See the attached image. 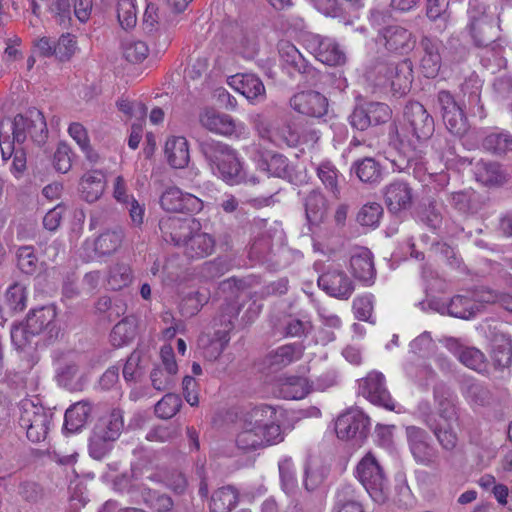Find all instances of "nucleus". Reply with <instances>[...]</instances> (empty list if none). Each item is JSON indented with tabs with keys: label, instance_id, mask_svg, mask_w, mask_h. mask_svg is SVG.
<instances>
[{
	"label": "nucleus",
	"instance_id": "44",
	"mask_svg": "<svg viewBox=\"0 0 512 512\" xmlns=\"http://www.w3.org/2000/svg\"><path fill=\"white\" fill-rule=\"evenodd\" d=\"M124 237V229L121 227L107 230L96 238L95 251L102 256L111 255L121 246Z\"/></svg>",
	"mask_w": 512,
	"mask_h": 512
},
{
	"label": "nucleus",
	"instance_id": "18",
	"mask_svg": "<svg viewBox=\"0 0 512 512\" xmlns=\"http://www.w3.org/2000/svg\"><path fill=\"white\" fill-rule=\"evenodd\" d=\"M378 38L383 41V45L389 53L397 55L409 54L416 45L414 34L400 25L384 26L379 30Z\"/></svg>",
	"mask_w": 512,
	"mask_h": 512
},
{
	"label": "nucleus",
	"instance_id": "63",
	"mask_svg": "<svg viewBox=\"0 0 512 512\" xmlns=\"http://www.w3.org/2000/svg\"><path fill=\"white\" fill-rule=\"evenodd\" d=\"M449 0H427L426 15L433 22H439V27L445 28L450 18L448 11Z\"/></svg>",
	"mask_w": 512,
	"mask_h": 512
},
{
	"label": "nucleus",
	"instance_id": "24",
	"mask_svg": "<svg viewBox=\"0 0 512 512\" xmlns=\"http://www.w3.org/2000/svg\"><path fill=\"white\" fill-rule=\"evenodd\" d=\"M350 272L364 286L370 287L375 283L377 271L374 256L366 247H356L350 256Z\"/></svg>",
	"mask_w": 512,
	"mask_h": 512
},
{
	"label": "nucleus",
	"instance_id": "19",
	"mask_svg": "<svg viewBox=\"0 0 512 512\" xmlns=\"http://www.w3.org/2000/svg\"><path fill=\"white\" fill-rule=\"evenodd\" d=\"M160 206L168 212L196 214L203 209V201L176 186L168 187L160 197Z\"/></svg>",
	"mask_w": 512,
	"mask_h": 512
},
{
	"label": "nucleus",
	"instance_id": "23",
	"mask_svg": "<svg viewBox=\"0 0 512 512\" xmlns=\"http://www.w3.org/2000/svg\"><path fill=\"white\" fill-rule=\"evenodd\" d=\"M225 43L246 59H252L258 52V45L253 34L245 31L237 23H226L221 29Z\"/></svg>",
	"mask_w": 512,
	"mask_h": 512
},
{
	"label": "nucleus",
	"instance_id": "60",
	"mask_svg": "<svg viewBox=\"0 0 512 512\" xmlns=\"http://www.w3.org/2000/svg\"><path fill=\"white\" fill-rule=\"evenodd\" d=\"M458 359L466 367L479 373L486 369V357L483 352L475 347H465L460 349Z\"/></svg>",
	"mask_w": 512,
	"mask_h": 512
},
{
	"label": "nucleus",
	"instance_id": "9",
	"mask_svg": "<svg viewBox=\"0 0 512 512\" xmlns=\"http://www.w3.org/2000/svg\"><path fill=\"white\" fill-rule=\"evenodd\" d=\"M373 73L376 85L390 86L394 92L404 94L412 83V62L409 59L398 62L379 61L375 64Z\"/></svg>",
	"mask_w": 512,
	"mask_h": 512
},
{
	"label": "nucleus",
	"instance_id": "30",
	"mask_svg": "<svg viewBox=\"0 0 512 512\" xmlns=\"http://www.w3.org/2000/svg\"><path fill=\"white\" fill-rule=\"evenodd\" d=\"M464 399L471 406L487 407L493 402V393L489 386L475 378H465L460 384Z\"/></svg>",
	"mask_w": 512,
	"mask_h": 512
},
{
	"label": "nucleus",
	"instance_id": "6",
	"mask_svg": "<svg viewBox=\"0 0 512 512\" xmlns=\"http://www.w3.org/2000/svg\"><path fill=\"white\" fill-rule=\"evenodd\" d=\"M19 426L26 431L32 443H40L47 438L53 413L44 407L38 398H25L19 404Z\"/></svg>",
	"mask_w": 512,
	"mask_h": 512
},
{
	"label": "nucleus",
	"instance_id": "33",
	"mask_svg": "<svg viewBox=\"0 0 512 512\" xmlns=\"http://www.w3.org/2000/svg\"><path fill=\"white\" fill-rule=\"evenodd\" d=\"M93 411V405L88 400H82L72 404L65 412L63 430L67 433L80 431Z\"/></svg>",
	"mask_w": 512,
	"mask_h": 512
},
{
	"label": "nucleus",
	"instance_id": "53",
	"mask_svg": "<svg viewBox=\"0 0 512 512\" xmlns=\"http://www.w3.org/2000/svg\"><path fill=\"white\" fill-rule=\"evenodd\" d=\"M16 260L17 267L23 274L31 276L37 273L39 260L33 246H19L16 250Z\"/></svg>",
	"mask_w": 512,
	"mask_h": 512
},
{
	"label": "nucleus",
	"instance_id": "43",
	"mask_svg": "<svg viewBox=\"0 0 512 512\" xmlns=\"http://www.w3.org/2000/svg\"><path fill=\"white\" fill-rule=\"evenodd\" d=\"M165 155L172 167H185L190 160L189 146L186 138L173 137L168 139L165 144Z\"/></svg>",
	"mask_w": 512,
	"mask_h": 512
},
{
	"label": "nucleus",
	"instance_id": "54",
	"mask_svg": "<svg viewBox=\"0 0 512 512\" xmlns=\"http://www.w3.org/2000/svg\"><path fill=\"white\" fill-rule=\"evenodd\" d=\"M485 150L502 155L512 151V135L507 132H493L482 141Z\"/></svg>",
	"mask_w": 512,
	"mask_h": 512
},
{
	"label": "nucleus",
	"instance_id": "25",
	"mask_svg": "<svg viewBox=\"0 0 512 512\" xmlns=\"http://www.w3.org/2000/svg\"><path fill=\"white\" fill-rule=\"evenodd\" d=\"M362 395L372 404L387 410H394L395 403L385 385V377L380 372H371L360 385Z\"/></svg>",
	"mask_w": 512,
	"mask_h": 512
},
{
	"label": "nucleus",
	"instance_id": "17",
	"mask_svg": "<svg viewBox=\"0 0 512 512\" xmlns=\"http://www.w3.org/2000/svg\"><path fill=\"white\" fill-rule=\"evenodd\" d=\"M370 419L362 411L350 409L338 416L335 431L340 439L363 441L369 433Z\"/></svg>",
	"mask_w": 512,
	"mask_h": 512
},
{
	"label": "nucleus",
	"instance_id": "62",
	"mask_svg": "<svg viewBox=\"0 0 512 512\" xmlns=\"http://www.w3.org/2000/svg\"><path fill=\"white\" fill-rule=\"evenodd\" d=\"M135 336V327L127 318L120 320L110 333V342L115 347L128 344Z\"/></svg>",
	"mask_w": 512,
	"mask_h": 512
},
{
	"label": "nucleus",
	"instance_id": "58",
	"mask_svg": "<svg viewBox=\"0 0 512 512\" xmlns=\"http://www.w3.org/2000/svg\"><path fill=\"white\" fill-rule=\"evenodd\" d=\"M113 444L109 437L91 431L88 439V453L93 459L102 460L110 453Z\"/></svg>",
	"mask_w": 512,
	"mask_h": 512
},
{
	"label": "nucleus",
	"instance_id": "37",
	"mask_svg": "<svg viewBox=\"0 0 512 512\" xmlns=\"http://www.w3.org/2000/svg\"><path fill=\"white\" fill-rule=\"evenodd\" d=\"M351 173L366 184H378L383 178V167L373 157H364L356 160L351 166Z\"/></svg>",
	"mask_w": 512,
	"mask_h": 512
},
{
	"label": "nucleus",
	"instance_id": "51",
	"mask_svg": "<svg viewBox=\"0 0 512 512\" xmlns=\"http://www.w3.org/2000/svg\"><path fill=\"white\" fill-rule=\"evenodd\" d=\"M316 172L324 187L331 192L335 198H339V171L336 167L331 162L325 161L318 165Z\"/></svg>",
	"mask_w": 512,
	"mask_h": 512
},
{
	"label": "nucleus",
	"instance_id": "8",
	"mask_svg": "<svg viewBox=\"0 0 512 512\" xmlns=\"http://www.w3.org/2000/svg\"><path fill=\"white\" fill-rule=\"evenodd\" d=\"M467 15V29L475 47L486 46L499 40L497 19L488 12L485 3L470 0Z\"/></svg>",
	"mask_w": 512,
	"mask_h": 512
},
{
	"label": "nucleus",
	"instance_id": "31",
	"mask_svg": "<svg viewBox=\"0 0 512 512\" xmlns=\"http://www.w3.org/2000/svg\"><path fill=\"white\" fill-rule=\"evenodd\" d=\"M229 85L248 100H261L265 97V86L255 74L242 73L229 78Z\"/></svg>",
	"mask_w": 512,
	"mask_h": 512
},
{
	"label": "nucleus",
	"instance_id": "47",
	"mask_svg": "<svg viewBox=\"0 0 512 512\" xmlns=\"http://www.w3.org/2000/svg\"><path fill=\"white\" fill-rule=\"evenodd\" d=\"M95 312L108 322L116 321L126 311L125 304L119 299H112L109 296H101L95 302Z\"/></svg>",
	"mask_w": 512,
	"mask_h": 512
},
{
	"label": "nucleus",
	"instance_id": "55",
	"mask_svg": "<svg viewBox=\"0 0 512 512\" xmlns=\"http://www.w3.org/2000/svg\"><path fill=\"white\" fill-rule=\"evenodd\" d=\"M29 137L38 146L44 145L48 138V128L43 113L37 108H31Z\"/></svg>",
	"mask_w": 512,
	"mask_h": 512
},
{
	"label": "nucleus",
	"instance_id": "29",
	"mask_svg": "<svg viewBox=\"0 0 512 512\" xmlns=\"http://www.w3.org/2000/svg\"><path fill=\"white\" fill-rule=\"evenodd\" d=\"M303 205L309 230L313 231V228L319 227L327 217V199L319 189H313L304 198Z\"/></svg>",
	"mask_w": 512,
	"mask_h": 512
},
{
	"label": "nucleus",
	"instance_id": "22",
	"mask_svg": "<svg viewBox=\"0 0 512 512\" xmlns=\"http://www.w3.org/2000/svg\"><path fill=\"white\" fill-rule=\"evenodd\" d=\"M318 286L331 297L348 300L355 290L353 280L340 269L327 270L318 278Z\"/></svg>",
	"mask_w": 512,
	"mask_h": 512
},
{
	"label": "nucleus",
	"instance_id": "15",
	"mask_svg": "<svg viewBox=\"0 0 512 512\" xmlns=\"http://www.w3.org/2000/svg\"><path fill=\"white\" fill-rule=\"evenodd\" d=\"M284 435L280 426H271L266 433L244 423V428L237 434L236 446L248 452L282 442Z\"/></svg>",
	"mask_w": 512,
	"mask_h": 512
},
{
	"label": "nucleus",
	"instance_id": "46",
	"mask_svg": "<svg viewBox=\"0 0 512 512\" xmlns=\"http://www.w3.org/2000/svg\"><path fill=\"white\" fill-rule=\"evenodd\" d=\"M238 493L231 487H221L211 496L210 512H230L238 503Z\"/></svg>",
	"mask_w": 512,
	"mask_h": 512
},
{
	"label": "nucleus",
	"instance_id": "59",
	"mask_svg": "<svg viewBox=\"0 0 512 512\" xmlns=\"http://www.w3.org/2000/svg\"><path fill=\"white\" fill-rule=\"evenodd\" d=\"M181 406L182 400L179 395L167 393L155 404L154 411L157 417L170 419L179 412Z\"/></svg>",
	"mask_w": 512,
	"mask_h": 512
},
{
	"label": "nucleus",
	"instance_id": "11",
	"mask_svg": "<svg viewBox=\"0 0 512 512\" xmlns=\"http://www.w3.org/2000/svg\"><path fill=\"white\" fill-rule=\"evenodd\" d=\"M410 452L416 463L426 467L439 465V450L431 443L428 432L418 426L405 429Z\"/></svg>",
	"mask_w": 512,
	"mask_h": 512
},
{
	"label": "nucleus",
	"instance_id": "7",
	"mask_svg": "<svg viewBox=\"0 0 512 512\" xmlns=\"http://www.w3.org/2000/svg\"><path fill=\"white\" fill-rule=\"evenodd\" d=\"M356 477L372 500L384 504L390 493V484L386 472L376 457L367 453L356 466Z\"/></svg>",
	"mask_w": 512,
	"mask_h": 512
},
{
	"label": "nucleus",
	"instance_id": "38",
	"mask_svg": "<svg viewBox=\"0 0 512 512\" xmlns=\"http://www.w3.org/2000/svg\"><path fill=\"white\" fill-rule=\"evenodd\" d=\"M124 428L123 412L120 409H113L109 414L100 417L95 423L92 431L109 437L115 442Z\"/></svg>",
	"mask_w": 512,
	"mask_h": 512
},
{
	"label": "nucleus",
	"instance_id": "12",
	"mask_svg": "<svg viewBox=\"0 0 512 512\" xmlns=\"http://www.w3.org/2000/svg\"><path fill=\"white\" fill-rule=\"evenodd\" d=\"M392 117V110L382 102H365L354 107L348 117L351 127L358 131H366L371 126L387 123Z\"/></svg>",
	"mask_w": 512,
	"mask_h": 512
},
{
	"label": "nucleus",
	"instance_id": "1",
	"mask_svg": "<svg viewBox=\"0 0 512 512\" xmlns=\"http://www.w3.org/2000/svg\"><path fill=\"white\" fill-rule=\"evenodd\" d=\"M403 118L401 130L395 126L394 132L389 134V146L395 153L390 161L398 172L418 177L424 169L427 141L435 130L434 119L418 101H409L405 105Z\"/></svg>",
	"mask_w": 512,
	"mask_h": 512
},
{
	"label": "nucleus",
	"instance_id": "27",
	"mask_svg": "<svg viewBox=\"0 0 512 512\" xmlns=\"http://www.w3.org/2000/svg\"><path fill=\"white\" fill-rule=\"evenodd\" d=\"M199 121L207 130L224 136L237 135L238 131L243 129V125L236 122L232 116L214 109H205L201 112Z\"/></svg>",
	"mask_w": 512,
	"mask_h": 512
},
{
	"label": "nucleus",
	"instance_id": "48",
	"mask_svg": "<svg viewBox=\"0 0 512 512\" xmlns=\"http://www.w3.org/2000/svg\"><path fill=\"white\" fill-rule=\"evenodd\" d=\"M310 390L308 379L301 376H290L281 384L280 392L286 399L299 400L306 397Z\"/></svg>",
	"mask_w": 512,
	"mask_h": 512
},
{
	"label": "nucleus",
	"instance_id": "34",
	"mask_svg": "<svg viewBox=\"0 0 512 512\" xmlns=\"http://www.w3.org/2000/svg\"><path fill=\"white\" fill-rule=\"evenodd\" d=\"M82 198L88 203L96 202L105 190V175L101 170H90L80 180Z\"/></svg>",
	"mask_w": 512,
	"mask_h": 512
},
{
	"label": "nucleus",
	"instance_id": "52",
	"mask_svg": "<svg viewBox=\"0 0 512 512\" xmlns=\"http://www.w3.org/2000/svg\"><path fill=\"white\" fill-rule=\"evenodd\" d=\"M476 176L485 185L501 184L505 181V175L501 165L497 162H480L476 168Z\"/></svg>",
	"mask_w": 512,
	"mask_h": 512
},
{
	"label": "nucleus",
	"instance_id": "20",
	"mask_svg": "<svg viewBox=\"0 0 512 512\" xmlns=\"http://www.w3.org/2000/svg\"><path fill=\"white\" fill-rule=\"evenodd\" d=\"M290 107L299 114L322 118L328 113L329 102L325 95L315 90L294 94L289 100Z\"/></svg>",
	"mask_w": 512,
	"mask_h": 512
},
{
	"label": "nucleus",
	"instance_id": "4",
	"mask_svg": "<svg viewBox=\"0 0 512 512\" xmlns=\"http://www.w3.org/2000/svg\"><path fill=\"white\" fill-rule=\"evenodd\" d=\"M253 125L260 138L277 147L294 148L300 143L301 133L291 117L279 116L270 119L264 114H257L253 118Z\"/></svg>",
	"mask_w": 512,
	"mask_h": 512
},
{
	"label": "nucleus",
	"instance_id": "42",
	"mask_svg": "<svg viewBox=\"0 0 512 512\" xmlns=\"http://www.w3.org/2000/svg\"><path fill=\"white\" fill-rule=\"evenodd\" d=\"M276 410L267 404L252 408L247 414L244 423L266 433L271 426H280L275 423Z\"/></svg>",
	"mask_w": 512,
	"mask_h": 512
},
{
	"label": "nucleus",
	"instance_id": "35",
	"mask_svg": "<svg viewBox=\"0 0 512 512\" xmlns=\"http://www.w3.org/2000/svg\"><path fill=\"white\" fill-rule=\"evenodd\" d=\"M184 254L189 259H200L210 255L215 247L214 238L205 232L191 233L184 244Z\"/></svg>",
	"mask_w": 512,
	"mask_h": 512
},
{
	"label": "nucleus",
	"instance_id": "57",
	"mask_svg": "<svg viewBox=\"0 0 512 512\" xmlns=\"http://www.w3.org/2000/svg\"><path fill=\"white\" fill-rule=\"evenodd\" d=\"M131 279L132 272L129 265L125 263H116L109 269L107 283L112 290L118 291L128 286Z\"/></svg>",
	"mask_w": 512,
	"mask_h": 512
},
{
	"label": "nucleus",
	"instance_id": "45",
	"mask_svg": "<svg viewBox=\"0 0 512 512\" xmlns=\"http://www.w3.org/2000/svg\"><path fill=\"white\" fill-rule=\"evenodd\" d=\"M140 495L143 503L154 512H171L173 510L174 501L165 493L142 486Z\"/></svg>",
	"mask_w": 512,
	"mask_h": 512
},
{
	"label": "nucleus",
	"instance_id": "41",
	"mask_svg": "<svg viewBox=\"0 0 512 512\" xmlns=\"http://www.w3.org/2000/svg\"><path fill=\"white\" fill-rule=\"evenodd\" d=\"M491 358L495 368H507L512 364V340L505 334H496L491 341Z\"/></svg>",
	"mask_w": 512,
	"mask_h": 512
},
{
	"label": "nucleus",
	"instance_id": "10",
	"mask_svg": "<svg viewBox=\"0 0 512 512\" xmlns=\"http://www.w3.org/2000/svg\"><path fill=\"white\" fill-rule=\"evenodd\" d=\"M278 50L282 65L292 75L298 73L308 86H316L320 81L321 73L313 67L300 53L294 44L281 41Z\"/></svg>",
	"mask_w": 512,
	"mask_h": 512
},
{
	"label": "nucleus",
	"instance_id": "50",
	"mask_svg": "<svg viewBox=\"0 0 512 512\" xmlns=\"http://www.w3.org/2000/svg\"><path fill=\"white\" fill-rule=\"evenodd\" d=\"M478 310V306L471 298L462 295L454 296L447 305L448 314L460 319H470Z\"/></svg>",
	"mask_w": 512,
	"mask_h": 512
},
{
	"label": "nucleus",
	"instance_id": "40",
	"mask_svg": "<svg viewBox=\"0 0 512 512\" xmlns=\"http://www.w3.org/2000/svg\"><path fill=\"white\" fill-rule=\"evenodd\" d=\"M447 200L454 209L462 214H476L482 208L479 194L472 189L451 192Z\"/></svg>",
	"mask_w": 512,
	"mask_h": 512
},
{
	"label": "nucleus",
	"instance_id": "39",
	"mask_svg": "<svg viewBox=\"0 0 512 512\" xmlns=\"http://www.w3.org/2000/svg\"><path fill=\"white\" fill-rule=\"evenodd\" d=\"M478 48L480 49L478 54L480 63L486 70L496 73L506 66L505 49L500 40Z\"/></svg>",
	"mask_w": 512,
	"mask_h": 512
},
{
	"label": "nucleus",
	"instance_id": "36",
	"mask_svg": "<svg viewBox=\"0 0 512 512\" xmlns=\"http://www.w3.org/2000/svg\"><path fill=\"white\" fill-rule=\"evenodd\" d=\"M304 349L301 343L282 345L267 355V363L270 367L281 369L301 359Z\"/></svg>",
	"mask_w": 512,
	"mask_h": 512
},
{
	"label": "nucleus",
	"instance_id": "21",
	"mask_svg": "<svg viewBox=\"0 0 512 512\" xmlns=\"http://www.w3.org/2000/svg\"><path fill=\"white\" fill-rule=\"evenodd\" d=\"M385 205L393 215H400L413 205L414 193L412 187L405 181L395 180L382 190Z\"/></svg>",
	"mask_w": 512,
	"mask_h": 512
},
{
	"label": "nucleus",
	"instance_id": "2",
	"mask_svg": "<svg viewBox=\"0 0 512 512\" xmlns=\"http://www.w3.org/2000/svg\"><path fill=\"white\" fill-rule=\"evenodd\" d=\"M198 148L214 173H218L229 185L244 184L256 187L254 196L247 199V203L256 209L267 207L273 202L276 191L268 188L269 177L261 181L258 177L245 176L236 150L221 141L204 138L198 141Z\"/></svg>",
	"mask_w": 512,
	"mask_h": 512
},
{
	"label": "nucleus",
	"instance_id": "32",
	"mask_svg": "<svg viewBox=\"0 0 512 512\" xmlns=\"http://www.w3.org/2000/svg\"><path fill=\"white\" fill-rule=\"evenodd\" d=\"M257 168L267 172L270 176L286 179L291 176L289 160L283 154L264 151L258 154Z\"/></svg>",
	"mask_w": 512,
	"mask_h": 512
},
{
	"label": "nucleus",
	"instance_id": "13",
	"mask_svg": "<svg viewBox=\"0 0 512 512\" xmlns=\"http://www.w3.org/2000/svg\"><path fill=\"white\" fill-rule=\"evenodd\" d=\"M437 107L448 131L462 137L469 129L467 117L463 108L448 90H441L437 94Z\"/></svg>",
	"mask_w": 512,
	"mask_h": 512
},
{
	"label": "nucleus",
	"instance_id": "3",
	"mask_svg": "<svg viewBox=\"0 0 512 512\" xmlns=\"http://www.w3.org/2000/svg\"><path fill=\"white\" fill-rule=\"evenodd\" d=\"M56 316L55 307L42 306L31 310L25 322L12 326L11 341L17 350L23 352L22 361L26 370H31L40 361V355L33 347L38 345V341H34L36 337L45 333L48 344L58 339L60 328Z\"/></svg>",
	"mask_w": 512,
	"mask_h": 512
},
{
	"label": "nucleus",
	"instance_id": "49",
	"mask_svg": "<svg viewBox=\"0 0 512 512\" xmlns=\"http://www.w3.org/2000/svg\"><path fill=\"white\" fill-rule=\"evenodd\" d=\"M334 512H365L351 485H343L337 491Z\"/></svg>",
	"mask_w": 512,
	"mask_h": 512
},
{
	"label": "nucleus",
	"instance_id": "26",
	"mask_svg": "<svg viewBox=\"0 0 512 512\" xmlns=\"http://www.w3.org/2000/svg\"><path fill=\"white\" fill-rule=\"evenodd\" d=\"M419 46L423 52L420 61L422 72L427 78H435L443 62L442 41L437 37L424 35L420 39Z\"/></svg>",
	"mask_w": 512,
	"mask_h": 512
},
{
	"label": "nucleus",
	"instance_id": "16",
	"mask_svg": "<svg viewBox=\"0 0 512 512\" xmlns=\"http://www.w3.org/2000/svg\"><path fill=\"white\" fill-rule=\"evenodd\" d=\"M306 46L310 53L323 64L342 66L347 62L345 52L332 38L313 34L306 39Z\"/></svg>",
	"mask_w": 512,
	"mask_h": 512
},
{
	"label": "nucleus",
	"instance_id": "64",
	"mask_svg": "<svg viewBox=\"0 0 512 512\" xmlns=\"http://www.w3.org/2000/svg\"><path fill=\"white\" fill-rule=\"evenodd\" d=\"M229 268V263L218 257L204 262L200 267L199 276L205 281H212L223 276Z\"/></svg>",
	"mask_w": 512,
	"mask_h": 512
},
{
	"label": "nucleus",
	"instance_id": "61",
	"mask_svg": "<svg viewBox=\"0 0 512 512\" xmlns=\"http://www.w3.org/2000/svg\"><path fill=\"white\" fill-rule=\"evenodd\" d=\"M124 58L131 63H140L144 61L148 54V45L141 40L127 39L122 43Z\"/></svg>",
	"mask_w": 512,
	"mask_h": 512
},
{
	"label": "nucleus",
	"instance_id": "28",
	"mask_svg": "<svg viewBox=\"0 0 512 512\" xmlns=\"http://www.w3.org/2000/svg\"><path fill=\"white\" fill-rule=\"evenodd\" d=\"M193 221L178 217H166L159 221L162 238L175 246H184L193 231Z\"/></svg>",
	"mask_w": 512,
	"mask_h": 512
},
{
	"label": "nucleus",
	"instance_id": "14",
	"mask_svg": "<svg viewBox=\"0 0 512 512\" xmlns=\"http://www.w3.org/2000/svg\"><path fill=\"white\" fill-rule=\"evenodd\" d=\"M420 421L433 433L441 448L445 451H453L458 443V436L454 429L440 426L439 419L433 412L428 401H421L416 409Z\"/></svg>",
	"mask_w": 512,
	"mask_h": 512
},
{
	"label": "nucleus",
	"instance_id": "56",
	"mask_svg": "<svg viewBox=\"0 0 512 512\" xmlns=\"http://www.w3.org/2000/svg\"><path fill=\"white\" fill-rule=\"evenodd\" d=\"M468 48L457 38L448 39L443 47V62L449 66L458 65L466 61Z\"/></svg>",
	"mask_w": 512,
	"mask_h": 512
},
{
	"label": "nucleus",
	"instance_id": "5",
	"mask_svg": "<svg viewBox=\"0 0 512 512\" xmlns=\"http://www.w3.org/2000/svg\"><path fill=\"white\" fill-rule=\"evenodd\" d=\"M237 317L231 305L222 306L220 312L213 319L215 329L212 337L203 335L198 340L201 355L208 361H216L230 341V332L234 329L233 319Z\"/></svg>",
	"mask_w": 512,
	"mask_h": 512
}]
</instances>
